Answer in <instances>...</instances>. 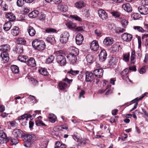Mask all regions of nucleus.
Here are the masks:
<instances>
[{"instance_id": "f257e3e1", "label": "nucleus", "mask_w": 148, "mask_h": 148, "mask_svg": "<svg viewBox=\"0 0 148 148\" xmlns=\"http://www.w3.org/2000/svg\"><path fill=\"white\" fill-rule=\"evenodd\" d=\"M10 49V47L7 44L3 45L0 49V50L3 51L0 55V56L2 58V61L4 63L8 62L9 60L8 54L7 51Z\"/></svg>"}, {"instance_id": "f03ea898", "label": "nucleus", "mask_w": 148, "mask_h": 148, "mask_svg": "<svg viewBox=\"0 0 148 148\" xmlns=\"http://www.w3.org/2000/svg\"><path fill=\"white\" fill-rule=\"evenodd\" d=\"M33 47L36 50L39 51L44 50L46 47V44L44 41L38 39H36L32 42Z\"/></svg>"}, {"instance_id": "7ed1b4c3", "label": "nucleus", "mask_w": 148, "mask_h": 148, "mask_svg": "<svg viewBox=\"0 0 148 148\" xmlns=\"http://www.w3.org/2000/svg\"><path fill=\"white\" fill-rule=\"evenodd\" d=\"M24 146L26 147H30L33 143V141L36 139L35 136L33 134H29L24 136Z\"/></svg>"}, {"instance_id": "20e7f679", "label": "nucleus", "mask_w": 148, "mask_h": 148, "mask_svg": "<svg viewBox=\"0 0 148 148\" xmlns=\"http://www.w3.org/2000/svg\"><path fill=\"white\" fill-rule=\"evenodd\" d=\"M54 54L56 56V60L58 63L61 66L65 65L66 63V60L65 57L60 54L59 51H56L55 53Z\"/></svg>"}, {"instance_id": "39448f33", "label": "nucleus", "mask_w": 148, "mask_h": 148, "mask_svg": "<svg viewBox=\"0 0 148 148\" xmlns=\"http://www.w3.org/2000/svg\"><path fill=\"white\" fill-rule=\"evenodd\" d=\"M69 37V33L67 32H65L61 34L60 41L61 43H64L68 41Z\"/></svg>"}, {"instance_id": "423d86ee", "label": "nucleus", "mask_w": 148, "mask_h": 148, "mask_svg": "<svg viewBox=\"0 0 148 148\" xmlns=\"http://www.w3.org/2000/svg\"><path fill=\"white\" fill-rule=\"evenodd\" d=\"M90 47L91 50L94 51H97L99 47V45L98 42L96 40H93L90 43Z\"/></svg>"}, {"instance_id": "0eeeda50", "label": "nucleus", "mask_w": 148, "mask_h": 148, "mask_svg": "<svg viewBox=\"0 0 148 148\" xmlns=\"http://www.w3.org/2000/svg\"><path fill=\"white\" fill-rule=\"evenodd\" d=\"M107 53L105 50L101 51L99 55V61L101 62L104 61L107 58Z\"/></svg>"}, {"instance_id": "6e6552de", "label": "nucleus", "mask_w": 148, "mask_h": 148, "mask_svg": "<svg viewBox=\"0 0 148 148\" xmlns=\"http://www.w3.org/2000/svg\"><path fill=\"white\" fill-rule=\"evenodd\" d=\"M99 17L102 20H106L108 17L107 13L104 10L101 9L98 11Z\"/></svg>"}, {"instance_id": "1a4fd4ad", "label": "nucleus", "mask_w": 148, "mask_h": 148, "mask_svg": "<svg viewBox=\"0 0 148 148\" xmlns=\"http://www.w3.org/2000/svg\"><path fill=\"white\" fill-rule=\"evenodd\" d=\"M138 10L142 14L146 15L148 14V8L145 6H139L138 8Z\"/></svg>"}, {"instance_id": "9d476101", "label": "nucleus", "mask_w": 148, "mask_h": 148, "mask_svg": "<svg viewBox=\"0 0 148 148\" xmlns=\"http://www.w3.org/2000/svg\"><path fill=\"white\" fill-rule=\"evenodd\" d=\"M121 38L123 40L128 42L131 41L132 38V36L130 34L127 33H124L121 36Z\"/></svg>"}, {"instance_id": "9b49d317", "label": "nucleus", "mask_w": 148, "mask_h": 148, "mask_svg": "<svg viewBox=\"0 0 148 148\" xmlns=\"http://www.w3.org/2000/svg\"><path fill=\"white\" fill-rule=\"evenodd\" d=\"M103 72L102 69H97L94 70L93 73L95 76L100 78L103 76Z\"/></svg>"}, {"instance_id": "f8f14e48", "label": "nucleus", "mask_w": 148, "mask_h": 148, "mask_svg": "<svg viewBox=\"0 0 148 148\" xmlns=\"http://www.w3.org/2000/svg\"><path fill=\"white\" fill-rule=\"evenodd\" d=\"M67 58L69 60L71 64H73L75 63L77 60V56L69 54L67 56Z\"/></svg>"}, {"instance_id": "ddd939ff", "label": "nucleus", "mask_w": 148, "mask_h": 148, "mask_svg": "<svg viewBox=\"0 0 148 148\" xmlns=\"http://www.w3.org/2000/svg\"><path fill=\"white\" fill-rule=\"evenodd\" d=\"M83 40V37L82 34H78L76 36L75 40L77 45H80L82 44Z\"/></svg>"}, {"instance_id": "4468645a", "label": "nucleus", "mask_w": 148, "mask_h": 148, "mask_svg": "<svg viewBox=\"0 0 148 148\" xmlns=\"http://www.w3.org/2000/svg\"><path fill=\"white\" fill-rule=\"evenodd\" d=\"M86 82H91L94 80V73L90 72H87L86 73Z\"/></svg>"}, {"instance_id": "2eb2a0df", "label": "nucleus", "mask_w": 148, "mask_h": 148, "mask_svg": "<svg viewBox=\"0 0 148 148\" xmlns=\"http://www.w3.org/2000/svg\"><path fill=\"white\" fill-rule=\"evenodd\" d=\"M27 31L29 36H33L36 34L35 29L31 26H28L27 29Z\"/></svg>"}, {"instance_id": "dca6fc26", "label": "nucleus", "mask_w": 148, "mask_h": 148, "mask_svg": "<svg viewBox=\"0 0 148 148\" xmlns=\"http://www.w3.org/2000/svg\"><path fill=\"white\" fill-rule=\"evenodd\" d=\"M122 8L128 12H130L132 11V7L130 4L128 3L123 4L122 5Z\"/></svg>"}, {"instance_id": "f3484780", "label": "nucleus", "mask_w": 148, "mask_h": 148, "mask_svg": "<svg viewBox=\"0 0 148 148\" xmlns=\"http://www.w3.org/2000/svg\"><path fill=\"white\" fill-rule=\"evenodd\" d=\"M27 64L29 66L34 67L36 65V61L33 58H30L27 59Z\"/></svg>"}, {"instance_id": "a211bd4d", "label": "nucleus", "mask_w": 148, "mask_h": 148, "mask_svg": "<svg viewBox=\"0 0 148 148\" xmlns=\"http://www.w3.org/2000/svg\"><path fill=\"white\" fill-rule=\"evenodd\" d=\"M58 9L59 11L65 12L68 10V8L64 4H60L58 6Z\"/></svg>"}, {"instance_id": "6ab92c4d", "label": "nucleus", "mask_w": 148, "mask_h": 148, "mask_svg": "<svg viewBox=\"0 0 148 148\" xmlns=\"http://www.w3.org/2000/svg\"><path fill=\"white\" fill-rule=\"evenodd\" d=\"M70 53L69 54L77 56L79 54L78 49L74 47H71L70 48Z\"/></svg>"}, {"instance_id": "aec40b11", "label": "nucleus", "mask_w": 148, "mask_h": 148, "mask_svg": "<svg viewBox=\"0 0 148 148\" xmlns=\"http://www.w3.org/2000/svg\"><path fill=\"white\" fill-rule=\"evenodd\" d=\"M75 7L78 9H80L84 7L86 4L83 1H80L75 3Z\"/></svg>"}, {"instance_id": "412c9836", "label": "nucleus", "mask_w": 148, "mask_h": 148, "mask_svg": "<svg viewBox=\"0 0 148 148\" xmlns=\"http://www.w3.org/2000/svg\"><path fill=\"white\" fill-rule=\"evenodd\" d=\"M5 17L6 18L11 21H13L16 19L15 16L12 13H8L6 15Z\"/></svg>"}, {"instance_id": "4be33fe9", "label": "nucleus", "mask_w": 148, "mask_h": 148, "mask_svg": "<svg viewBox=\"0 0 148 148\" xmlns=\"http://www.w3.org/2000/svg\"><path fill=\"white\" fill-rule=\"evenodd\" d=\"M19 28L16 26L14 27L11 30V34L14 36H17L19 33Z\"/></svg>"}, {"instance_id": "5701e85b", "label": "nucleus", "mask_w": 148, "mask_h": 148, "mask_svg": "<svg viewBox=\"0 0 148 148\" xmlns=\"http://www.w3.org/2000/svg\"><path fill=\"white\" fill-rule=\"evenodd\" d=\"M113 43V40L109 37H107L103 41V43L107 45H110Z\"/></svg>"}, {"instance_id": "b1692460", "label": "nucleus", "mask_w": 148, "mask_h": 148, "mask_svg": "<svg viewBox=\"0 0 148 148\" xmlns=\"http://www.w3.org/2000/svg\"><path fill=\"white\" fill-rule=\"evenodd\" d=\"M66 27L69 29H73L75 28L76 25L75 24L71 21L68 22L65 24Z\"/></svg>"}, {"instance_id": "393cba45", "label": "nucleus", "mask_w": 148, "mask_h": 148, "mask_svg": "<svg viewBox=\"0 0 148 148\" xmlns=\"http://www.w3.org/2000/svg\"><path fill=\"white\" fill-rule=\"evenodd\" d=\"M12 26L11 23L10 22H8L6 23L3 26V29L5 31L9 30Z\"/></svg>"}, {"instance_id": "a878e982", "label": "nucleus", "mask_w": 148, "mask_h": 148, "mask_svg": "<svg viewBox=\"0 0 148 148\" xmlns=\"http://www.w3.org/2000/svg\"><path fill=\"white\" fill-rule=\"evenodd\" d=\"M136 56L135 50H132L131 53L130 58L131 63L133 64L136 61Z\"/></svg>"}, {"instance_id": "bb28decb", "label": "nucleus", "mask_w": 148, "mask_h": 148, "mask_svg": "<svg viewBox=\"0 0 148 148\" xmlns=\"http://www.w3.org/2000/svg\"><path fill=\"white\" fill-rule=\"evenodd\" d=\"M49 119L50 122L52 123H54L56 120L57 117L54 114L51 113L49 114Z\"/></svg>"}, {"instance_id": "cd10ccee", "label": "nucleus", "mask_w": 148, "mask_h": 148, "mask_svg": "<svg viewBox=\"0 0 148 148\" xmlns=\"http://www.w3.org/2000/svg\"><path fill=\"white\" fill-rule=\"evenodd\" d=\"M18 59L19 61L21 62L26 63L28 59V57L26 56L21 55L18 56Z\"/></svg>"}, {"instance_id": "c85d7f7f", "label": "nucleus", "mask_w": 148, "mask_h": 148, "mask_svg": "<svg viewBox=\"0 0 148 148\" xmlns=\"http://www.w3.org/2000/svg\"><path fill=\"white\" fill-rule=\"evenodd\" d=\"M11 69L12 72L14 73H17L19 72V68L16 65H12L11 66Z\"/></svg>"}, {"instance_id": "c756f323", "label": "nucleus", "mask_w": 148, "mask_h": 148, "mask_svg": "<svg viewBox=\"0 0 148 148\" xmlns=\"http://www.w3.org/2000/svg\"><path fill=\"white\" fill-rule=\"evenodd\" d=\"M67 84L63 82H60L59 84V88L61 90H64L67 87Z\"/></svg>"}, {"instance_id": "7c9ffc66", "label": "nucleus", "mask_w": 148, "mask_h": 148, "mask_svg": "<svg viewBox=\"0 0 148 148\" xmlns=\"http://www.w3.org/2000/svg\"><path fill=\"white\" fill-rule=\"evenodd\" d=\"M39 14L38 11L35 10L31 12L29 15V16L30 18H35L37 17Z\"/></svg>"}, {"instance_id": "2f4dec72", "label": "nucleus", "mask_w": 148, "mask_h": 148, "mask_svg": "<svg viewBox=\"0 0 148 148\" xmlns=\"http://www.w3.org/2000/svg\"><path fill=\"white\" fill-rule=\"evenodd\" d=\"M86 61L88 63H92L94 61L93 56L91 55H88L86 57Z\"/></svg>"}, {"instance_id": "473e14b6", "label": "nucleus", "mask_w": 148, "mask_h": 148, "mask_svg": "<svg viewBox=\"0 0 148 148\" xmlns=\"http://www.w3.org/2000/svg\"><path fill=\"white\" fill-rule=\"evenodd\" d=\"M129 72V69L126 68L121 72V77L123 79H125V76L127 75Z\"/></svg>"}, {"instance_id": "72a5a7b5", "label": "nucleus", "mask_w": 148, "mask_h": 148, "mask_svg": "<svg viewBox=\"0 0 148 148\" xmlns=\"http://www.w3.org/2000/svg\"><path fill=\"white\" fill-rule=\"evenodd\" d=\"M22 132V131L19 129H16L14 130L13 132V134L14 136L17 138L18 136H19L21 133Z\"/></svg>"}, {"instance_id": "f704fd0d", "label": "nucleus", "mask_w": 148, "mask_h": 148, "mask_svg": "<svg viewBox=\"0 0 148 148\" xmlns=\"http://www.w3.org/2000/svg\"><path fill=\"white\" fill-rule=\"evenodd\" d=\"M17 43L18 44L24 45L26 43V41L23 38H20L17 40Z\"/></svg>"}, {"instance_id": "c9c22d12", "label": "nucleus", "mask_w": 148, "mask_h": 148, "mask_svg": "<svg viewBox=\"0 0 148 148\" xmlns=\"http://www.w3.org/2000/svg\"><path fill=\"white\" fill-rule=\"evenodd\" d=\"M46 40L48 42L51 44H53L55 42V39L53 37L49 36L46 38Z\"/></svg>"}, {"instance_id": "e433bc0d", "label": "nucleus", "mask_w": 148, "mask_h": 148, "mask_svg": "<svg viewBox=\"0 0 148 148\" xmlns=\"http://www.w3.org/2000/svg\"><path fill=\"white\" fill-rule=\"evenodd\" d=\"M70 17L74 19L76 21H82V18L77 16V15H71Z\"/></svg>"}, {"instance_id": "4c0bfd02", "label": "nucleus", "mask_w": 148, "mask_h": 148, "mask_svg": "<svg viewBox=\"0 0 148 148\" xmlns=\"http://www.w3.org/2000/svg\"><path fill=\"white\" fill-rule=\"evenodd\" d=\"M39 71L41 74L44 75H47L48 74L47 70L44 68H41L39 70Z\"/></svg>"}, {"instance_id": "58836bf2", "label": "nucleus", "mask_w": 148, "mask_h": 148, "mask_svg": "<svg viewBox=\"0 0 148 148\" xmlns=\"http://www.w3.org/2000/svg\"><path fill=\"white\" fill-rule=\"evenodd\" d=\"M45 32L47 33H52L56 32V30L51 28H47L45 29Z\"/></svg>"}, {"instance_id": "ea45409f", "label": "nucleus", "mask_w": 148, "mask_h": 148, "mask_svg": "<svg viewBox=\"0 0 148 148\" xmlns=\"http://www.w3.org/2000/svg\"><path fill=\"white\" fill-rule=\"evenodd\" d=\"M79 73V71L78 70H74L71 69L70 70L67 72L68 74H70L73 75H76L78 74Z\"/></svg>"}, {"instance_id": "a19ab883", "label": "nucleus", "mask_w": 148, "mask_h": 148, "mask_svg": "<svg viewBox=\"0 0 148 148\" xmlns=\"http://www.w3.org/2000/svg\"><path fill=\"white\" fill-rule=\"evenodd\" d=\"M130 53H127L123 55V59L125 62H128L129 60Z\"/></svg>"}, {"instance_id": "79ce46f5", "label": "nucleus", "mask_w": 148, "mask_h": 148, "mask_svg": "<svg viewBox=\"0 0 148 148\" xmlns=\"http://www.w3.org/2000/svg\"><path fill=\"white\" fill-rule=\"evenodd\" d=\"M134 29L135 30H137V31L143 33L145 32V30H144L140 26H134Z\"/></svg>"}, {"instance_id": "37998d69", "label": "nucleus", "mask_w": 148, "mask_h": 148, "mask_svg": "<svg viewBox=\"0 0 148 148\" xmlns=\"http://www.w3.org/2000/svg\"><path fill=\"white\" fill-rule=\"evenodd\" d=\"M85 27L84 26H79L75 28V31L82 32L84 31Z\"/></svg>"}, {"instance_id": "c03bdc74", "label": "nucleus", "mask_w": 148, "mask_h": 148, "mask_svg": "<svg viewBox=\"0 0 148 148\" xmlns=\"http://www.w3.org/2000/svg\"><path fill=\"white\" fill-rule=\"evenodd\" d=\"M112 16L115 17H118L120 16V13L118 12L114 11L111 12Z\"/></svg>"}, {"instance_id": "a18cd8bd", "label": "nucleus", "mask_w": 148, "mask_h": 148, "mask_svg": "<svg viewBox=\"0 0 148 148\" xmlns=\"http://www.w3.org/2000/svg\"><path fill=\"white\" fill-rule=\"evenodd\" d=\"M136 54L138 55L137 58L140 59L142 56V51L141 48H138V49L136 51Z\"/></svg>"}, {"instance_id": "49530a36", "label": "nucleus", "mask_w": 148, "mask_h": 148, "mask_svg": "<svg viewBox=\"0 0 148 148\" xmlns=\"http://www.w3.org/2000/svg\"><path fill=\"white\" fill-rule=\"evenodd\" d=\"M36 124L37 126H44L46 125L42 121L39 120H37L35 121Z\"/></svg>"}, {"instance_id": "de8ad7c7", "label": "nucleus", "mask_w": 148, "mask_h": 148, "mask_svg": "<svg viewBox=\"0 0 148 148\" xmlns=\"http://www.w3.org/2000/svg\"><path fill=\"white\" fill-rule=\"evenodd\" d=\"M125 31V29L123 28H121L120 27L117 28L115 30L116 32L118 34H119L120 33H122Z\"/></svg>"}, {"instance_id": "09e8293b", "label": "nucleus", "mask_w": 148, "mask_h": 148, "mask_svg": "<svg viewBox=\"0 0 148 148\" xmlns=\"http://www.w3.org/2000/svg\"><path fill=\"white\" fill-rule=\"evenodd\" d=\"M25 0H17V5L18 7H22L24 3Z\"/></svg>"}, {"instance_id": "8fccbe9b", "label": "nucleus", "mask_w": 148, "mask_h": 148, "mask_svg": "<svg viewBox=\"0 0 148 148\" xmlns=\"http://www.w3.org/2000/svg\"><path fill=\"white\" fill-rule=\"evenodd\" d=\"M0 137L3 138H5L7 137V135L0 128Z\"/></svg>"}, {"instance_id": "3c124183", "label": "nucleus", "mask_w": 148, "mask_h": 148, "mask_svg": "<svg viewBox=\"0 0 148 148\" xmlns=\"http://www.w3.org/2000/svg\"><path fill=\"white\" fill-rule=\"evenodd\" d=\"M54 59V57L52 55H51L47 59V63H51L53 61Z\"/></svg>"}, {"instance_id": "603ef678", "label": "nucleus", "mask_w": 148, "mask_h": 148, "mask_svg": "<svg viewBox=\"0 0 148 148\" xmlns=\"http://www.w3.org/2000/svg\"><path fill=\"white\" fill-rule=\"evenodd\" d=\"M29 99L30 100L31 102L34 103H36V99L34 96L30 95H29Z\"/></svg>"}, {"instance_id": "864d4df0", "label": "nucleus", "mask_w": 148, "mask_h": 148, "mask_svg": "<svg viewBox=\"0 0 148 148\" xmlns=\"http://www.w3.org/2000/svg\"><path fill=\"white\" fill-rule=\"evenodd\" d=\"M68 75H67L65 78L63 79L62 80L64 82H66L68 84H70L73 81L72 79H69L68 78Z\"/></svg>"}, {"instance_id": "5fc2aeb1", "label": "nucleus", "mask_w": 148, "mask_h": 148, "mask_svg": "<svg viewBox=\"0 0 148 148\" xmlns=\"http://www.w3.org/2000/svg\"><path fill=\"white\" fill-rule=\"evenodd\" d=\"M121 24L123 27H125L128 24V22L125 19H123L121 22Z\"/></svg>"}, {"instance_id": "6e6d98bb", "label": "nucleus", "mask_w": 148, "mask_h": 148, "mask_svg": "<svg viewBox=\"0 0 148 148\" xmlns=\"http://www.w3.org/2000/svg\"><path fill=\"white\" fill-rule=\"evenodd\" d=\"M10 141V144L12 145H15L18 143V141L16 139H12L11 138Z\"/></svg>"}, {"instance_id": "4d7b16f0", "label": "nucleus", "mask_w": 148, "mask_h": 148, "mask_svg": "<svg viewBox=\"0 0 148 148\" xmlns=\"http://www.w3.org/2000/svg\"><path fill=\"white\" fill-rule=\"evenodd\" d=\"M9 123L10 126L12 127H16L18 125L17 123L14 121H10Z\"/></svg>"}, {"instance_id": "13d9d810", "label": "nucleus", "mask_w": 148, "mask_h": 148, "mask_svg": "<svg viewBox=\"0 0 148 148\" xmlns=\"http://www.w3.org/2000/svg\"><path fill=\"white\" fill-rule=\"evenodd\" d=\"M147 94V93H145L142 97H140L139 99H138V98H136L134 99L132 101L134 103L136 101H138L139 100H141L145 96H146Z\"/></svg>"}, {"instance_id": "bf43d9fd", "label": "nucleus", "mask_w": 148, "mask_h": 148, "mask_svg": "<svg viewBox=\"0 0 148 148\" xmlns=\"http://www.w3.org/2000/svg\"><path fill=\"white\" fill-rule=\"evenodd\" d=\"M46 15L44 14H41L39 16V19L42 21H43L45 19Z\"/></svg>"}, {"instance_id": "052dcab7", "label": "nucleus", "mask_w": 148, "mask_h": 148, "mask_svg": "<svg viewBox=\"0 0 148 148\" xmlns=\"http://www.w3.org/2000/svg\"><path fill=\"white\" fill-rule=\"evenodd\" d=\"M95 34L97 36H100L101 34V32L99 29H96L95 31Z\"/></svg>"}, {"instance_id": "680f3d73", "label": "nucleus", "mask_w": 148, "mask_h": 148, "mask_svg": "<svg viewBox=\"0 0 148 148\" xmlns=\"http://www.w3.org/2000/svg\"><path fill=\"white\" fill-rule=\"evenodd\" d=\"M30 81L34 85H37L38 84V82L33 78H31Z\"/></svg>"}, {"instance_id": "e2e57ef3", "label": "nucleus", "mask_w": 148, "mask_h": 148, "mask_svg": "<svg viewBox=\"0 0 148 148\" xmlns=\"http://www.w3.org/2000/svg\"><path fill=\"white\" fill-rule=\"evenodd\" d=\"M27 114H25L19 117L18 118V119L23 120L25 118L26 119V117H27Z\"/></svg>"}, {"instance_id": "0e129e2a", "label": "nucleus", "mask_w": 148, "mask_h": 148, "mask_svg": "<svg viewBox=\"0 0 148 148\" xmlns=\"http://www.w3.org/2000/svg\"><path fill=\"white\" fill-rule=\"evenodd\" d=\"M116 60V58H115L112 57L109 61V62L111 64H114L115 63V62Z\"/></svg>"}, {"instance_id": "69168bd1", "label": "nucleus", "mask_w": 148, "mask_h": 148, "mask_svg": "<svg viewBox=\"0 0 148 148\" xmlns=\"http://www.w3.org/2000/svg\"><path fill=\"white\" fill-rule=\"evenodd\" d=\"M24 14H25L28 13L29 11V9L27 7H24L23 9Z\"/></svg>"}, {"instance_id": "338daca9", "label": "nucleus", "mask_w": 148, "mask_h": 148, "mask_svg": "<svg viewBox=\"0 0 148 148\" xmlns=\"http://www.w3.org/2000/svg\"><path fill=\"white\" fill-rule=\"evenodd\" d=\"M113 89L112 88H110L108 89L107 91L105 93V95H108L112 93V92Z\"/></svg>"}, {"instance_id": "774afa93", "label": "nucleus", "mask_w": 148, "mask_h": 148, "mask_svg": "<svg viewBox=\"0 0 148 148\" xmlns=\"http://www.w3.org/2000/svg\"><path fill=\"white\" fill-rule=\"evenodd\" d=\"M61 143L59 142H57L55 144V148H60Z\"/></svg>"}]
</instances>
